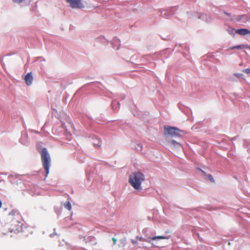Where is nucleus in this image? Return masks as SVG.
<instances>
[{
    "instance_id": "f257e3e1",
    "label": "nucleus",
    "mask_w": 250,
    "mask_h": 250,
    "mask_svg": "<svg viewBox=\"0 0 250 250\" xmlns=\"http://www.w3.org/2000/svg\"><path fill=\"white\" fill-rule=\"evenodd\" d=\"M145 180L144 175L140 172L132 173L129 177L128 182L131 186L135 189H141L142 182Z\"/></svg>"
},
{
    "instance_id": "4468645a",
    "label": "nucleus",
    "mask_w": 250,
    "mask_h": 250,
    "mask_svg": "<svg viewBox=\"0 0 250 250\" xmlns=\"http://www.w3.org/2000/svg\"><path fill=\"white\" fill-rule=\"evenodd\" d=\"M234 75L237 78H240L242 76V74L240 73H235L234 74Z\"/></svg>"
},
{
    "instance_id": "9d476101",
    "label": "nucleus",
    "mask_w": 250,
    "mask_h": 250,
    "mask_svg": "<svg viewBox=\"0 0 250 250\" xmlns=\"http://www.w3.org/2000/svg\"><path fill=\"white\" fill-rule=\"evenodd\" d=\"M167 238L165 237V236H155V237H153L152 238H151V239L152 240H155L156 239H167Z\"/></svg>"
},
{
    "instance_id": "dca6fc26",
    "label": "nucleus",
    "mask_w": 250,
    "mask_h": 250,
    "mask_svg": "<svg viewBox=\"0 0 250 250\" xmlns=\"http://www.w3.org/2000/svg\"><path fill=\"white\" fill-rule=\"evenodd\" d=\"M132 243L135 246L137 244V242L134 240H132Z\"/></svg>"
},
{
    "instance_id": "20e7f679",
    "label": "nucleus",
    "mask_w": 250,
    "mask_h": 250,
    "mask_svg": "<svg viewBox=\"0 0 250 250\" xmlns=\"http://www.w3.org/2000/svg\"><path fill=\"white\" fill-rule=\"evenodd\" d=\"M180 132L181 131L176 127L168 126H165L164 127V133L166 135L171 136H179L180 135Z\"/></svg>"
},
{
    "instance_id": "a211bd4d",
    "label": "nucleus",
    "mask_w": 250,
    "mask_h": 250,
    "mask_svg": "<svg viewBox=\"0 0 250 250\" xmlns=\"http://www.w3.org/2000/svg\"><path fill=\"white\" fill-rule=\"evenodd\" d=\"M139 239H140V240H141V241H143V240H144V239H143V238H140Z\"/></svg>"
},
{
    "instance_id": "1a4fd4ad",
    "label": "nucleus",
    "mask_w": 250,
    "mask_h": 250,
    "mask_svg": "<svg viewBox=\"0 0 250 250\" xmlns=\"http://www.w3.org/2000/svg\"><path fill=\"white\" fill-rule=\"evenodd\" d=\"M64 206L69 210L71 209V205L69 201L66 202V203L64 204Z\"/></svg>"
},
{
    "instance_id": "f8f14e48",
    "label": "nucleus",
    "mask_w": 250,
    "mask_h": 250,
    "mask_svg": "<svg viewBox=\"0 0 250 250\" xmlns=\"http://www.w3.org/2000/svg\"><path fill=\"white\" fill-rule=\"evenodd\" d=\"M243 72H245L247 74H249L250 73V69L247 68L243 70Z\"/></svg>"
},
{
    "instance_id": "6e6552de",
    "label": "nucleus",
    "mask_w": 250,
    "mask_h": 250,
    "mask_svg": "<svg viewBox=\"0 0 250 250\" xmlns=\"http://www.w3.org/2000/svg\"><path fill=\"white\" fill-rule=\"evenodd\" d=\"M244 48L249 49V48H250V47L248 45L241 44V45H238L232 46V47H231V49H244Z\"/></svg>"
},
{
    "instance_id": "f03ea898",
    "label": "nucleus",
    "mask_w": 250,
    "mask_h": 250,
    "mask_svg": "<svg viewBox=\"0 0 250 250\" xmlns=\"http://www.w3.org/2000/svg\"><path fill=\"white\" fill-rule=\"evenodd\" d=\"M40 154L41 155V160L43 167L45 171V178L48 176L49 173V168L51 165V159L50 155L45 148H42Z\"/></svg>"
},
{
    "instance_id": "f3484780",
    "label": "nucleus",
    "mask_w": 250,
    "mask_h": 250,
    "mask_svg": "<svg viewBox=\"0 0 250 250\" xmlns=\"http://www.w3.org/2000/svg\"><path fill=\"white\" fill-rule=\"evenodd\" d=\"M2 205V202L1 200H0V208H1Z\"/></svg>"
},
{
    "instance_id": "423d86ee",
    "label": "nucleus",
    "mask_w": 250,
    "mask_h": 250,
    "mask_svg": "<svg viewBox=\"0 0 250 250\" xmlns=\"http://www.w3.org/2000/svg\"><path fill=\"white\" fill-rule=\"evenodd\" d=\"M33 78L31 72L28 73L24 77V81L27 85L31 84Z\"/></svg>"
},
{
    "instance_id": "7ed1b4c3",
    "label": "nucleus",
    "mask_w": 250,
    "mask_h": 250,
    "mask_svg": "<svg viewBox=\"0 0 250 250\" xmlns=\"http://www.w3.org/2000/svg\"><path fill=\"white\" fill-rule=\"evenodd\" d=\"M69 6L72 8H86L90 9L94 7L90 2L87 1H67Z\"/></svg>"
},
{
    "instance_id": "ddd939ff",
    "label": "nucleus",
    "mask_w": 250,
    "mask_h": 250,
    "mask_svg": "<svg viewBox=\"0 0 250 250\" xmlns=\"http://www.w3.org/2000/svg\"><path fill=\"white\" fill-rule=\"evenodd\" d=\"M208 179H209L211 182H214V180H213V177L212 176V175H210V174L208 175Z\"/></svg>"
},
{
    "instance_id": "2eb2a0df",
    "label": "nucleus",
    "mask_w": 250,
    "mask_h": 250,
    "mask_svg": "<svg viewBox=\"0 0 250 250\" xmlns=\"http://www.w3.org/2000/svg\"><path fill=\"white\" fill-rule=\"evenodd\" d=\"M112 240L114 243V245H115L117 242V239L115 238H112Z\"/></svg>"
},
{
    "instance_id": "39448f33",
    "label": "nucleus",
    "mask_w": 250,
    "mask_h": 250,
    "mask_svg": "<svg viewBox=\"0 0 250 250\" xmlns=\"http://www.w3.org/2000/svg\"><path fill=\"white\" fill-rule=\"evenodd\" d=\"M22 224L20 222L16 223H13L9 229L10 232L14 233H18L22 231Z\"/></svg>"
},
{
    "instance_id": "9b49d317",
    "label": "nucleus",
    "mask_w": 250,
    "mask_h": 250,
    "mask_svg": "<svg viewBox=\"0 0 250 250\" xmlns=\"http://www.w3.org/2000/svg\"><path fill=\"white\" fill-rule=\"evenodd\" d=\"M170 144H171L172 146H175V147H179V146H181V145H180V144L179 143H178V142H176V141H174V140H172V141H171V142H170Z\"/></svg>"
},
{
    "instance_id": "6ab92c4d",
    "label": "nucleus",
    "mask_w": 250,
    "mask_h": 250,
    "mask_svg": "<svg viewBox=\"0 0 250 250\" xmlns=\"http://www.w3.org/2000/svg\"><path fill=\"white\" fill-rule=\"evenodd\" d=\"M226 15H229V13H225Z\"/></svg>"
},
{
    "instance_id": "0eeeda50",
    "label": "nucleus",
    "mask_w": 250,
    "mask_h": 250,
    "mask_svg": "<svg viewBox=\"0 0 250 250\" xmlns=\"http://www.w3.org/2000/svg\"><path fill=\"white\" fill-rule=\"evenodd\" d=\"M235 33L240 35L245 36L250 34V31L247 29H239L235 31Z\"/></svg>"
}]
</instances>
